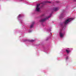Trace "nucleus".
<instances>
[{
  "mask_svg": "<svg viewBox=\"0 0 76 76\" xmlns=\"http://www.w3.org/2000/svg\"><path fill=\"white\" fill-rule=\"evenodd\" d=\"M72 20V18H69L64 22V25H66L67 23H68L69 22H70L71 20Z\"/></svg>",
  "mask_w": 76,
  "mask_h": 76,
  "instance_id": "obj_1",
  "label": "nucleus"
},
{
  "mask_svg": "<svg viewBox=\"0 0 76 76\" xmlns=\"http://www.w3.org/2000/svg\"><path fill=\"white\" fill-rule=\"evenodd\" d=\"M51 18V15H50L49 16H48L47 17H46V18H45L43 19H42V20H41L40 21V22H45V21L47 19H48V18Z\"/></svg>",
  "mask_w": 76,
  "mask_h": 76,
  "instance_id": "obj_2",
  "label": "nucleus"
},
{
  "mask_svg": "<svg viewBox=\"0 0 76 76\" xmlns=\"http://www.w3.org/2000/svg\"><path fill=\"white\" fill-rule=\"evenodd\" d=\"M40 6V4H37V7H36V11L37 12H39V11L40 8H39V6Z\"/></svg>",
  "mask_w": 76,
  "mask_h": 76,
  "instance_id": "obj_3",
  "label": "nucleus"
},
{
  "mask_svg": "<svg viewBox=\"0 0 76 76\" xmlns=\"http://www.w3.org/2000/svg\"><path fill=\"white\" fill-rule=\"evenodd\" d=\"M59 8L57 7H55L53 8V10L54 11H57V10H59Z\"/></svg>",
  "mask_w": 76,
  "mask_h": 76,
  "instance_id": "obj_4",
  "label": "nucleus"
},
{
  "mask_svg": "<svg viewBox=\"0 0 76 76\" xmlns=\"http://www.w3.org/2000/svg\"><path fill=\"white\" fill-rule=\"evenodd\" d=\"M59 35H60L61 38H62V37H63V36H64L63 34L61 32H60L59 33Z\"/></svg>",
  "mask_w": 76,
  "mask_h": 76,
  "instance_id": "obj_5",
  "label": "nucleus"
},
{
  "mask_svg": "<svg viewBox=\"0 0 76 76\" xmlns=\"http://www.w3.org/2000/svg\"><path fill=\"white\" fill-rule=\"evenodd\" d=\"M45 3H51V2L49 1H45Z\"/></svg>",
  "mask_w": 76,
  "mask_h": 76,
  "instance_id": "obj_6",
  "label": "nucleus"
},
{
  "mask_svg": "<svg viewBox=\"0 0 76 76\" xmlns=\"http://www.w3.org/2000/svg\"><path fill=\"white\" fill-rule=\"evenodd\" d=\"M66 52L67 53V54H69V53L70 52V51L68 50L67 49H66Z\"/></svg>",
  "mask_w": 76,
  "mask_h": 76,
  "instance_id": "obj_7",
  "label": "nucleus"
},
{
  "mask_svg": "<svg viewBox=\"0 0 76 76\" xmlns=\"http://www.w3.org/2000/svg\"><path fill=\"white\" fill-rule=\"evenodd\" d=\"M30 42H34V40H30Z\"/></svg>",
  "mask_w": 76,
  "mask_h": 76,
  "instance_id": "obj_8",
  "label": "nucleus"
},
{
  "mask_svg": "<svg viewBox=\"0 0 76 76\" xmlns=\"http://www.w3.org/2000/svg\"><path fill=\"white\" fill-rule=\"evenodd\" d=\"M32 27H33V24H32L31 26V28H32Z\"/></svg>",
  "mask_w": 76,
  "mask_h": 76,
  "instance_id": "obj_9",
  "label": "nucleus"
},
{
  "mask_svg": "<svg viewBox=\"0 0 76 76\" xmlns=\"http://www.w3.org/2000/svg\"><path fill=\"white\" fill-rule=\"evenodd\" d=\"M42 16H44V14H42Z\"/></svg>",
  "mask_w": 76,
  "mask_h": 76,
  "instance_id": "obj_10",
  "label": "nucleus"
},
{
  "mask_svg": "<svg viewBox=\"0 0 76 76\" xmlns=\"http://www.w3.org/2000/svg\"><path fill=\"white\" fill-rule=\"evenodd\" d=\"M61 25L63 26V24L62 23L61 24Z\"/></svg>",
  "mask_w": 76,
  "mask_h": 76,
  "instance_id": "obj_11",
  "label": "nucleus"
},
{
  "mask_svg": "<svg viewBox=\"0 0 76 76\" xmlns=\"http://www.w3.org/2000/svg\"><path fill=\"white\" fill-rule=\"evenodd\" d=\"M74 1H76V0H74Z\"/></svg>",
  "mask_w": 76,
  "mask_h": 76,
  "instance_id": "obj_12",
  "label": "nucleus"
},
{
  "mask_svg": "<svg viewBox=\"0 0 76 76\" xmlns=\"http://www.w3.org/2000/svg\"><path fill=\"white\" fill-rule=\"evenodd\" d=\"M66 59H67V57L66 58Z\"/></svg>",
  "mask_w": 76,
  "mask_h": 76,
  "instance_id": "obj_13",
  "label": "nucleus"
},
{
  "mask_svg": "<svg viewBox=\"0 0 76 76\" xmlns=\"http://www.w3.org/2000/svg\"><path fill=\"white\" fill-rule=\"evenodd\" d=\"M19 16H20V15H19Z\"/></svg>",
  "mask_w": 76,
  "mask_h": 76,
  "instance_id": "obj_14",
  "label": "nucleus"
}]
</instances>
